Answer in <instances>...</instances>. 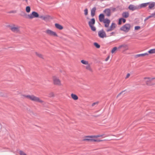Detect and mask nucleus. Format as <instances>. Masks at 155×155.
Wrapping results in <instances>:
<instances>
[{
  "instance_id": "27",
  "label": "nucleus",
  "mask_w": 155,
  "mask_h": 155,
  "mask_svg": "<svg viewBox=\"0 0 155 155\" xmlns=\"http://www.w3.org/2000/svg\"><path fill=\"white\" fill-rule=\"evenodd\" d=\"M85 68L86 69L89 70L90 71H92V69L91 68L90 64H88L87 65H86Z\"/></svg>"
},
{
  "instance_id": "36",
  "label": "nucleus",
  "mask_w": 155,
  "mask_h": 155,
  "mask_svg": "<svg viewBox=\"0 0 155 155\" xmlns=\"http://www.w3.org/2000/svg\"><path fill=\"white\" fill-rule=\"evenodd\" d=\"M122 21V19H121V18H120L119 20V22H118V24L119 25H120L121 24Z\"/></svg>"
},
{
  "instance_id": "39",
  "label": "nucleus",
  "mask_w": 155,
  "mask_h": 155,
  "mask_svg": "<svg viewBox=\"0 0 155 155\" xmlns=\"http://www.w3.org/2000/svg\"><path fill=\"white\" fill-rule=\"evenodd\" d=\"M110 9V11H112V12H114L116 10V8H111Z\"/></svg>"
},
{
  "instance_id": "40",
  "label": "nucleus",
  "mask_w": 155,
  "mask_h": 155,
  "mask_svg": "<svg viewBox=\"0 0 155 155\" xmlns=\"http://www.w3.org/2000/svg\"><path fill=\"white\" fill-rule=\"evenodd\" d=\"M122 19V21L124 23L126 22V20L125 19L123 18H121Z\"/></svg>"
},
{
  "instance_id": "30",
  "label": "nucleus",
  "mask_w": 155,
  "mask_h": 155,
  "mask_svg": "<svg viewBox=\"0 0 155 155\" xmlns=\"http://www.w3.org/2000/svg\"><path fill=\"white\" fill-rule=\"evenodd\" d=\"M117 47H114L113 48L111 51V52L112 54L115 53L116 51L117 50Z\"/></svg>"
},
{
  "instance_id": "21",
  "label": "nucleus",
  "mask_w": 155,
  "mask_h": 155,
  "mask_svg": "<svg viewBox=\"0 0 155 155\" xmlns=\"http://www.w3.org/2000/svg\"><path fill=\"white\" fill-rule=\"evenodd\" d=\"M71 98L74 100H77L78 99V97L75 94L72 93L71 95Z\"/></svg>"
},
{
  "instance_id": "44",
  "label": "nucleus",
  "mask_w": 155,
  "mask_h": 155,
  "mask_svg": "<svg viewBox=\"0 0 155 155\" xmlns=\"http://www.w3.org/2000/svg\"><path fill=\"white\" fill-rule=\"evenodd\" d=\"M114 33L113 32H112V33H111V34H112V35H113V34Z\"/></svg>"
},
{
  "instance_id": "43",
  "label": "nucleus",
  "mask_w": 155,
  "mask_h": 155,
  "mask_svg": "<svg viewBox=\"0 0 155 155\" xmlns=\"http://www.w3.org/2000/svg\"><path fill=\"white\" fill-rule=\"evenodd\" d=\"M51 94H52V96H54V94H53V93H51Z\"/></svg>"
},
{
  "instance_id": "25",
  "label": "nucleus",
  "mask_w": 155,
  "mask_h": 155,
  "mask_svg": "<svg viewBox=\"0 0 155 155\" xmlns=\"http://www.w3.org/2000/svg\"><path fill=\"white\" fill-rule=\"evenodd\" d=\"M122 16L123 17L125 18H128L129 15V14L128 12H124L122 14Z\"/></svg>"
},
{
  "instance_id": "32",
  "label": "nucleus",
  "mask_w": 155,
  "mask_h": 155,
  "mask_svg": "<svg viewBox=\"0 0 155 155\" xmlns=\"http://www.w3.org/2000/svg\"><path fill=\"white\" fill-rule=\"evenodd\" d=\"M94 46L97 48H100V46L97 43L95 42L94 43Z\"/></svg>"
},
{
  "instance_id": "24",
  "label": "nucleus",
  "mask_w": 155,
  "mask_h": 155,
  "mask_svg": "<svg viewBox=\"0 0 155 155\" xmlns=\"http://www.w3.org/2000/svg\"><path fill=\"white\" fill-rule=\"evenodd\" d=\"M96 9V8L95 7H94L92 9L91 11V15L92 17H93L94 16Z\"/></svg>"
},
{
  "instance_id": "2",
  "label": "nucleus",
  "mask_w": 155,
  "mask_h": 155,
  "mask_svg": "<svg viewBox=\"0 0 155 155\" xmlns=\"http://www.w3.org/2000/svg\"><path fill=\"white\" fill-rule=\"evenodd\" d=\"M24 97L32 101L40 103L41 104H44L45 102L39 97L35 96L34 95H25Z\"/></svg>"
},
{
  "instance_id": "18",
  "label": "nucleus",
  "mask_w": 155,
  "mask_h": 155,
  "mask_svg": "<svg viewBox=\"0 0 155 155\" xmlns=\"http://www.w3.org/2000/svg\"><path fill=\"white\" fill-rule=\"evenodd\" d=\"M35 55L38 57L42 59H44V56L42 54L40 53L37 51H36L35 52Z\"/></svg>"
},
{
  "instance_id": "17",
  "label": "nucleus",
  "mask_w": 155,
  "mask_h": 155,
  "mask_svg": "<svg viewBox=\"0 0 155 155\" xmlns=\"http://www.w3.org/2000/svg\"><path fill=\"white\" fill-rule=\"evenodd\" d=\"M104 12L108 17H109L111 15V12L110 9L107 8L105 9L104 10Z\"/></svg>"
},
{
  "instance_id": "3",
  "label": "nucleus",
  "mask_w": 155,
  "mask_h": 155,
  "mask_svg": "<svg viewBox=\"0 0 155 155\" xmlns=\"http://www.w3.org/2000/svg\"><path fill=\"white\" fill-rule=\"evenodd\" d=\"M155 79V77L150 78L149 77H146L143 78V80L146 84L148 86H153L155 84V83L152 81L153 80Z\"/></svg>"
},
{
  "instance_id": "8",
  "label": "nucleus",
  "mask_w": 155,
  "mask_h": 155,
  "mask_svg": "<svg viewBox=\"0 0 155 155\" xmlns=\"http://www.w3.org/2000/svg\"><path fill=\"white\" fill-rule=\"evenodd\" d=\"M95 23V20L94 18H92L89 22L88 25L91 30L94 31H96V28L94 25Z\"/></svg>"
},
{
  "instance_id": "15",
  "label": "nucleus",
  "mask_w": 155,
  "mask_h": 155,
  "mask_svg": "<svg viewBox=\"0 0 155 155\" xmlns=\"http://www.w3.org/2000/svg\"><path fill=\"white\" fill-rule=\"evenodd\" d=\"M40 18L45 21H48L51 18V17L48 15L41 16Z\"/></svg>"
},
{
  "instance_id": "14",
  "label": "nucleus",
  "mask_w": 155,
  "mask_h": 155,
  "mask_svg": "<svg viewBox=\"0 0 155 155\" xmlns=\"http://www.w3.org/2000/svg\"><path fill=\"white\" fill-rule=\"evenodd\" d=\"M102 22L104 24V26L105 27L107 28L109 25L110 21L109 19L106 18Z\"/></svg>"
},
{
  "instance_id": "42",
  "label": "nucleus",
  "mask_w": 155,
  "mask_h": 155,
  "mask_svg": "<svg viewBox=\"0 0 155 155\" xmlns=\"http://www.w3.org/2000/svg\"><path fill=\"white\" fill-rule=\"evenodd\" d=\"M15 12V11H12L11 12V13H14Z\"/></svg>"
},
{
  "instance_id": "26",
  "label": "nucleus",
  "mask_w": 155,
  "mask_h": 155,
  "mask_svg": "<svg viewBox=\"0 0 155 155\" xmlns=\"http://www.w3.org/2000/svg\"><path fill=\"white\" fill-rule=\"evenodd\" d=\"M155 18V12L151 14L150 16L147 17L145 19L146 20H147L149 18Z\"/></svg>"
},
{
  "instance_id": "29",
  "label": "nucleus",
  "mask_w": 155,
  "mask_h": 155,
  "mask_svg": "<svg viewBox=\"0 0 155 155\" xmlns=\"http://www.w3.org/2000/svg\"><path fill=\"white\" fill-rule=\"evenodd\" d=\"M81 63H82L83 64L85 65H87L89 63L88 61L84 60H81Z\"/></svg>"
},
{
  "instance_id": "22",
  "label": "nucleus",
  "mask_w": 155,
  "mask_h": 155,
  "mask_svg": "<svg viewBox=\"0 0 155 155\" xmlns=\"http://www.w3.org/2000/svg\"><path fill=\"white\" fill-rule=\"evenodd\" d=\"M149 54L148 53H145L143 54H138L136 55V58H138L140 57H144L145 56H148Z\"/></svg>"
},
{
  "instance_id": "13",
  "label": "nucleus",
  "mask_w": 155,
  "mask_h": 155,
  "mask_svg": "<svg viewBox=\"0 0 155 155\" xmlns=\"http://www.w3.org/2000/svg\"><path fill=\"white\" fill-rule=\"evenodd\" d=\"M116 25L115 23H112L110 28H108L106 30V31L107 32H109L114 30L116 28Z\"/></svg>"
},
{
  "instance_id": "12",
  "label": "nucleus",
  "mask_w": 155,
  "mask_h": 155,
  "mask_svg": "<svg viewBox=\"0 0 155 155\" xmlns=\"http://www.w3.org/2000/svg\"><path fill=\"white\" fill-rule=\"evenodd\" d=\"M99 36L101 38H104L106 37V35L105 32L103 30L99 31L98 32Z\"/></svg>"
},
{
  "instance_id": "7",
  "label": "nucleus",
  "mask_w": 155,
  "mask_h": 155,
  "mask_svg": "<svg viewBox=\"0 0 155 155\" xmlns=\"http://www.w3.org/2000/svg\"><path fill=\"white\" fill-rule=\"evenodd\" d=\"M45 33L48 36L54 37H58V35L57 33L51 29H48L45 31Z\"/></svg>"
},
{
  "instance_id": "10",
  "label": "nucleus",
  "mask_w": 155,
  "mask_h": 155,
  "mask_svg": "<svg viewBox=\"0 0 155 155\" xmlns=\"http://www.w3.org/2000/svg\"><path fill=\"white\" fill-rule=\"evenodd\" d=\"M121 48H123L124 51H126L129 49L128 45L125 44H123L119 46L118 48L119 49H120Z\"/></svg>"
},
{
  "instance_id": "38",
  "label": "nucleus",
  "mask_w": 155,
  "mask_h": 155,
  "mask_svg": "<svg viewBox=\"0 0 155 155\" xmlns=\"http://www.w3.org/2000/svg\"><path fill=\"white\" fill-rule=\"evenodd\" d=\"M130 76V74L129 73H128L127 74L126 76L125 77V79L128 78H129Z\"/></svg>"
},
{
  "instance_id": "4",
  "label": "nucleus",
  "mask_w": 155,
  "mask_h": 155,
  "mask_svg": "<svg viewBox=\"0 0 155 155\" xmlns=\"http://www.w3.org/2000/svg\"><path fill=\"white\" fill-rule=\"evenodd\" d=\"M52 80L53 84L55 85L61 86L62 85L61 80L57 76L53 75L52 77Z\"/></svg>"
},
{
  "instance_id": "11",
  "label": "nucleus",
  "mask_w": 155,
  "mask_h": 155,
  "mask_svg": "<svg viewBox=\"0 0 155 155\" xmlns=\"http://www.w3.org/2000/svg\"><path fill=\"white\" fill-rule=\"evenodd\" d=\"M128 8L130 10L132 11L139 9L138 5L135 6L132 4L130 5Z\"/></svg>"
},
{
  "instance_id": "33",
  "label": "nucleus",
  "mask_w": 155,
  "mask_h": 155,
  "mask_svg": "<svg viewBox=\"0 0 155 155\" xmlns=\"http://www.w3.org/2000/svg\"><path fill=\"white\" fill-rule=\"evenodd\" d=\"M19 154L20 155H27L24 152L22 151H19Z\"/></svg>"
},
{
  "instance_id": "34",
  "label": "nucleus",
  "mask_w": 155,
  "mask_h": 155,
  "mask_svg": "<svg viewBox=\"0 0 155 155\" xmlns=\"http://www.w3.org/2000/svg\"><path fill=\"white\" fill-rule=\"evenodd\" d=\"M84 14L85 15H87L88 14V10L87 9H85L84 10Z\"/></svg>"
},
{
  "instance_id": "16",
  "label": "nucleus",
  "mask_w": 155,
  "mask_h": 155,
  "mask_svg": "<svg viewBox=\"0 0 155 155\" xmlns=\"http://www.w3.org/2000/svg\"><path fill=\"white\" fill-rule=\"evenodd\" d=\"M148 5H149V8L150 9H153L154 8L155 6V2H148Z\"/></svg>"
},
{
  "instance_id": "31",
  "label": "nucleus",
  "mask_w": 155,
  "mask_h": 155,
  "mask_svg": "<svg viewBox=\"0 0 155 155\" xmlns=\"http://www.w3.org/2000/svg\"><path fill=\"white\" fill-rule=\"evenodd\" d=\"M25 10L27 12L29 13L31 11V8L30 6H27L25 8Z\"/></svg>"
},
{
  "instance_id": "41",
  "label": "nucleus",
  "mask_w": 155,
  "mask_h": 155,
  "mask_svg": "<svg viewBox=\"0 0 155 155\" xmlns=\"http://www.w3.org/2000/svg\"><path fill=\"white\" fill-rule=\"evenodd\" d=\"M109 58H110V56H108L107 57L106 59L105 60V61H107L109 60Z\"/></svg>"
},
{
  "instance_id": "5",
  "label": "nucleus",
  "mask_w": 155,
  "mask_h": 155,
  "mask_svg": "<svg viewBox=\"0 0 155 155\" xmlns=\"http://www.w3.org/2000/svg\"><path fill=\"white\" fill-rule=\"evenodd\" d=\"M10 29L13 32L15 33H21L20 30V27L18 25H13L10 26Z\"/></svg>"
},
{
  "instance_id": "35",
  "label": "nucleus",
  "mask_w": 155,
  "mask_h": 155,
  "mask_svg": "<svg viewBox=\"0 0 155 155\" xmlns=\"http://www.w3.org/2000/svg\"><path fill=\"white\" fill-rule=\"evenodd\" d=\"M140 28V27L139 26H136L135 27L134 29L135 30H138Z\"/></svg>"
},
{
  "instance_id": "6",
  "label": "nucleus",
  "mask_w": 155,
  "mask_h": 155,
  "mask_svg": "<svg viewBox=\"0 0 155 155\" xmlns=\"http://www.w3.org/2000/svg\"><path fill=\"white\" fill-rule=\"evenodd\" d=\"M131 26L130 24L127 23L123 25L120 28V30L125 33L128 32L130 29Z\"/></svg>"
},
{
  "instance_id": "20",
  "label": "nucleus",
  "mask_w": 155,
  "mask_h": 155,
  "mask_svg": "<svg viewBox=\"0 0 155 155\" xmlns=\"http://www.w3.org/2000/svg\"><path fill=\"white\" fill-rule=\"evenodd\" d=\"M55 26L56 28L59 30H61L63 28V27L61 25L58 23H55Z\"/></svg>"
},
{
  "instance_id": "19",
  "label": "nucleus",
  "mask_w": 155,
  "mask_h": 155,
  "mask_svg": "<svg viewBox=\"0 0 155 155\" xmlns=\"http://www.w3.org/2000/svg\"><path fill=\"white\" fill-rule=\"evenodd\" d=\"M99 20L100 22H102L104 20V16L103 14H100L99 16Z\"/></svg>"
},
{
  "instance_id": "37",
  "label": "nucleus",
  "mask_w": 155,
  "mask_h": 155,
  "mask_svg": "<svg viewBox=\"0 0 155 155\" xmlns=\"http://www.w3.org/2000/svg\"><path fill=\"white\" fill-rule=\"evenodd\" d=\"M98 102H94V103H93V104H92V106H94L95 105H97V104H98Z\"/></svg>"
},
{
  "instance_id": "23",
  "label": "nucleus",
  "mask_w": 155,
  "mask_h": 155,
  "mask_svg": "<svg viewBox=\"0 0 155 155\" xmlns=\"http://www.w3.org/2000/svg\"><path fill=\"white\" fill-rule=\"evenodd\" d=\"M148 5V3H142L140 4V5H138L139 9H140L142 8H144L146 7Z\"/></svg>"
},
{
  "instance_id": "28",
  "label": "nucleus",
  "mask_w": 155,
  "mask_h": 155,
  "mask_svg": "<svg viewBox=\"0 0 155 155\" xmlns=\"http://www.w3.org/2000/svg\"><path fill=\"white\" fill-rule=\"evenodd\" d=\"M148 54H155V48L151 49L148 51Z\"/></svg>"
},
{
  "instance_id": "9",
  "label": "nucleus",
  "mask_w": 155,
  "mask_h": 155,
  "mask_svg": "<svg viewBox=\"0 0 155 155\" xmlns=\"http://www.w3.org/2000/svg\"><path fill=\"white\" fill-rule=\"evenodd\" d=\"M39 16V15L38 13L34 11L27 15V18L30 19H32L35 18H38Z\"/></svg>"
},
{
  "instance_id": "1",
  "label": "nucleus",
  "mask_w": 155,
  "mask_h": 155,
  "mask_svg": "<svg viewBox=\"0 0 155 155\" xmlns=\"http://www.w3.org/2000/svg\"><path fill=\"white\" fill-rule=\"evenodd\" d=\"M103 136V135H92L90 136H86L84 137L83 140L84 141L99 142L103 141L100 140L98 138L101 137Z\"/></svg>"
}]
</instances>
